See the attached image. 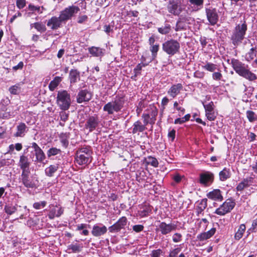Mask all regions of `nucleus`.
<instances>
[{
  "label": "nucleus",
  "mask_w": 257,
  "mask_h": 257,
  "mask_svg": "<svg viewBox=\"0 0 257 257\" xmlns=\"http://www.w3.org/2000/svg\"><path fill=\"white\" fill-rule=\"evenodd\" d=\"M146 65L144 64H139L134 69V72L135 73L134 77H137L139 75L141 74V70L143 67H145Z\"/></svg>",
  "instance_id": "49530a36"
},
{
  "label": "nucleus",
  "mask_w": 257,
  "mask_h": 257,
  "mask_svg": "<svg viewBox=\"0 0 257 257\" xmlns=\"http://www.w3.org/2000/svg\"><path fill=\"white\" fill-rule=\"evenodd\" d=\"M247 31V25L245 22L242 24L237 25L233 30L230 36V40L232 45L237 47L240 45L245 38Z\"/></svg>",
  "instance_id": "f03ea898"
},
{
  "label": "nucleus",
  "mask_w": 257,
  "mask_h": 257,
  "mask_svg": "<svg viewBox=\"0 0 257 257\" xmlns=\"http://www.w3.org/2000/svg\"><path fill=\"white\" fill-rule=\"evenodd\" d=\"M251 231L255 232L257 231V218L253 220L251 227L248 230L247 232Z\"/></svg>",
  "instance_id": "680f3d73"
},
{
  "label": "nucleus",
  "mask_w": 257,
  "mask_h": 257,
  "mask_svg": "<svg viewBox=\"0 0 257 257\" xmlns=\"http://www.w3.org/2000/svg\"><path fill=\"white\" fill-rule=\"evenodd\" d=\"M167 8L170 13L175 16H178L182 11L181 5L174 0L169 1Z\"/></svg>",
  "instance_id": "2eb2a0df"
},
{
  "label": "nucleus",
  "mask_w": 257,
  "mask_h": 257,
  "mask_svg": "<svg viewBox=\"0 0 257 257\" xmlns=\"http://www.w3.org/2000/svg\"><path fill=\"white\" fill-rule=\"evenodd\" d=\"M62 79V77L59 76L55 77L53 80H52L49 84V88L50 90L53 91L58 86L59 84L61 82Z\"/></svg>",
  "instance_id": "2f4dec72"
},
{
  "label": "nucleus",
  "mask_w": 257,
  "mask_h": 257,
  "mask_svg": "<svg viewBox=\"0 0 257 257\" xmlns=\"http://www.w3.org/2000/svg\"><path fill=\"white\" fill-rule=\"evenodd\" d=\"M92 154L90 147L81 148L76 151L75 161L79 165L89 164L92 161Z\"/></svg>",
  "instance_id": "7ed1b4c3"
},
{
  "label": "nucleus",
  "mask_w": 257,
  "mask_h": 257,
  "mask_svg": "<svg viewBox=\"0 0 257 257\" xmlns=\"http://www.w3.org/2000/svg\"><path fill=\"white\" fill-rule=\"evenodd\" d=\"M31 162L28 156L23 154L20 157L19 166L22 169V172L29 171Z\"/></svg>",
  "instance_id": "a211bd4d"
},
{
  "label": "nucleus",
  "mask_w": 257,
  "mask_h": 257,
  "mask_svg": "<svg viewBox=\"0 0 257 257\" xmlns=\"http://www.w3.org/2000/svg\"><path fill=\"white\" fill-rule=\"evenodd\" d=\"M171 30V27L168 24H166L164 26L158 28V32L162 35L169 34Z\"/></svg>",
  "instance_id": "58836bf2"
},
{
  "label": "nucleus",
  "mask_w": 257,
  "mask_h": 257,
  "mask_svg": "<svg viewBox=\"0 0 257 257\" xmlns=\"http://www.w3.org/2000/svg\"><path fill=\"white\" fill-rule=\"evenodd\" d=\"M60 142L64 148H66L68 146L69 134L68 133H62L59 136Z\"/></svg>",
  "instance_id": "c756f323"
},
{
  "label": "nucleus",
  "mask_w": 257,
  "mask_h": 257,
  "mask_svg": "<svg viewBox=\"0 0 257 257\" xmlns=\"http://www.w3.org/2000/svg\"><path fill=\"white\" fill-rule=\"evenodd\" d=\"M222 77V75L220 72H214L212 74V78L215 80H220Z\"/></svg>",
  "instance_id": "69168bd1"
},
{
  "label": "nucleus",
  "mask_w": 257,
  "mask_h": 257,
  "mask_svg": "<svg viewBox=\"0 0 257 257\" xmlns=\"http://www.w3.org/2000/svg\"><path fill=\"white\" fill-rule=\"evenodd\" d=\"M146 129V126L144 124H142L140 120H138L134 123L132 133L133 134H136L138 132H143Z\"/></svg>",
  "instance_id": "a878e982"
},
{
  "label": "nucleus",
  "mask_w": 257,
  "mask_h": 257,
  "mask_svg": "<svg viewBox=\"0 0 257 257\" xmlns=\"http://www.w3.org/2000/svg\"><path fill=\"white\" fill-rule=\"evenodd\" d=\"M219 179L221 181H224L229 178L231 176V173L229 169L224 168L223 170L220 172L219 174Z\"/></svg>",
  "instance_id": "7c9ffc66"
},
{
  "label": "nucleus",
  "mask_w": 257,
  "mask_h": 257,
  "mask_svg": "<svg viewBox=\"0 0 257 257\" xmlns=\"http://www.w3.org/2000/svg\"><path fill=\"white\" fill-rule=\"evenodd\" d=\"M207 196L208 198L214 200L221 201L223 199L219 189H214L213 191L209 192L207 193Z\"/></svg>",
  "instance_id": "b1692460"
},
{
  "label": "nucleus",
  "mask_w": 257,
  "mask_h": 257,
  "mask_svg": "<svg viewBox=\"0 0 257 257\" xmlns=\"http://www.w3.org/2000/svg\"><path fill=\"white\" fill-rule=\"evenodd\" d=\"M235 205V202L231 199H227L222 205L223 209H233Z\"/></svg>",
  "instance_id": "e433bc0d"
},
{
  "label": "nucleus",
  "mask_w": 257,
  "mask_h": 257,
  "mask_svg": "<svg viewBox=\"0 0 257 257\" xmlns=\"http://www.w3.org/2000/svg\"><path fill=\"white\" fill-rule=\"evenodd\" d=\"M20 90L19 84H16L10 87L9 91L12 94H17Z\"/></svg>",
  "instance_id": "09e8293b"
},
{
  "label": "nucleus",
  "mask_w": 257,
  "mask_h": 257,
  "mask_svg": "<svg viewBox=\"0 0 257 257\" xmlns=\"http://www.w3.org/2000/svg\"><path fill=\"white\" fill-rule=\"evenodd\" d=\"M205 115L207 119L210 121L214 120L216 118V116L213 111L211 112H205Z\"/></svg>",
  "instance_id": "13d9d810"
},
{
  "label": "nucleus",
  "mask_w": 257,
  "mask_h": 257,
  "mask_svg": "<svg viewBox=\"0 0 257 257\" xmlns=\"http://www.w3.org/2000/svg\"><path fill=\"white\" fill-rule=\"evenodd\" d=\"M204 73L199 70L196 71L194 73V77L198 78H203L204 76Z\"/></svg>",
  "instance_id": "774afa93"
},
{
  "label": "nucleus",
  "mask_w": 257,
  "mask_h": 257,
  "mask_svg": "<svg viewBox=\"0 0 257 257\" xmlns=\"http://www.w3.org/2000/svg\"><path fill=\"white\" fill-rule=\"evenodd\" d=\"M183 22L181 20H179L177 21L176 25L175 31H179L185 29V26L183 24Z\"/></svg>",
  "instance_id": "864d4df0"
},
{
  "label": "nucleus",
  "mask_w": 257,
  "mask_h": 257,
  "mask_svg": "<svg viewBox=\"0 0 257 257\" xmlns=\"http://www.w3.org/2000/svg\"><path fill=\"white\" fill-rule=\"evenodd\" d=\"M69 78L71 84L75 83L80 79V72L76 69H71L69 72Z\"/></svg>",
  "instance_id": "cd10ccee"
},
{
  "label": "nucleus",
  "mask_w": 257,
  "mask_h": 257,
  "mask_svg": "<svg viewBox=\"0 0 257 257\" xmlns=\"http://www.w3.org/2000/svg\"><path fill=\"white\" fill-rule=\"evenodd\" d=\"M46 202L45 201L36 202L33 204V207L35 209H40L41 208H44L46 206Z\"/></svg>",
  "instance_id": "5fc2aeb1"
},
{
  "label": "nucleus",
  "mask_w": 257,
  "mask_h": 257,
  "mask_svg": "<svg viewBox=\"0 0 257 257\" xmlns=\"http://www.w3.org/2000/svg\"><path fill=\"white\" fill-rule=\"evenodd\" d=\"M202 68L210 72H214L217 69L216 64L210 62H207L205 65L202 66Z\"/></svg>",
  "instance_id": "ea45409f"
},
{
  "label": "nucleus",
  "mask_w": 257,
  "mask_h": 257,
  "mask_svg": "<svg viewBox=\"0 0 257 257\" xmlns=\"http://www.w3.org/2000/svg\"><path fill=\"white\" fill-rule=\"evenodd\" d=\"M30 27L31 28L34 27L38 32L40 33H44L46 31V28L45 26L39 22L31 24Z\"/></svg>",
  "instance_id": "c9c22d12"
},
{
  "label": "nucleus",
  "mask_w": 257,
  "mask_h": 257,
  "mask_svg": "<svg viewBox=\"0 0 257 257\" xmlns=\"http://www.w3.org/2000/svg\"><path fill=\"white\" fill-rule=\"evenodd\" d=\"M183 89V85L181 83L173 85L168 90L167 93L172 97L174 98L178 95Z\"/></svg>",
  "instance_id": "aec40b11"
},
{
  "label": "nucleus",
  "mask_w": 257,
  "mask_h": 257,
  "mask_svg": "<svg viewBox=\"0 0 257 257\" xmlns=\"http://www.w3.org/2000/svg\"><path fill=\"white\" fill-rule=\"evenodd\" d=\"M253 178L250 177L244 179L236 187L237 191H241L244 188L249 186L253 182Z\"/></svg>",
  "instance_id": "4be33fe9"
},
{
  "label": "nucleus",
  "mask_w": 257,
  "mask_h": 257,
  "mask_svg": "<svg viewBox=\"0 0 257 257\" xmlns=\"http://www.w3.org/2000/svg\"><path fill=\"white\" fill-rule=\"evenodd\" d=\"M31 147L34 151L31 152V158L35 163L46 164L44 161L46 160V156L41 148L35 142L31 144Z\"/></svg>",
  "instance_id": "0eeeda50"
},
{
  "label": "nucleus",
  "mask_w": 257,
  "mask_h": 257,
  "mask_svg": "<svg viewBox=\"0 0 257 257\" xmlns=\"http://www.w3.org/2000/svg\"><path fill=\"white\" fill-rule=\"evenodd\" d=\"M87 227H89V225L85 224V223L78 224L76 225V230L77 231H80L85 228H87Z\"/></svg>",
  "instance_id": "338daca9"
},
{
  "label": "nucleus",
  "mask_w": 257,
  "mask_h": 257,
  "mask_svg": "<svg viewBox=\"0 0 257 257\" xmlns=\"http://www.w3.org/2000/svg\"><path fill=\"white\" fill-rule=\"evenodd\" d=\"M127 223V219L125 217H121L115 223L108 228L110 232H118L124 228Z\"/></svg>",
  "instance_id": "f3484780"
},
{
  "label": "nucleus",
  "mask_w": 257,
  "mask_h": 257,
  "mask_svg": "<svg viewBox=\"0 0 257 257\" xmlns=\"http://www.w3.org/2000/svg\"><path fill=\"white\" fill-rule=\"evenodd\" d=\"M206 15L211 25H215L218 20V15L215 8H209L205 9Z\"/></svg>",
  "instance_id": "ddd939ff"
},
{
  "label": "nucleus",
  "mask_w": 257,
  "mask_h": 257,
  "mask_svg": "<svg viewBox=\"0 0 257 257\" xmlns=\"http://www.w3.org/2000/svg\"><path fill=\"white\" fill-rule=\"evenodd\" d=\"M62 213V210H51L48 214V217L50 219H53L55 217L60 216Z\"/></svg>",
  "instance_id": "a19ab883"
},
{
  "label": "nucleus",
  "mask_w": 257,
  "mask_h": 257,
  "mask_svg": "<svg viewBox=\"0 0 257 257\" xmlns=\"http://www.w3.org/2000/svg\"><path fill=\"white\" fill-rule=\"evenodd\" d=\"M193 11L197 12L203 7L204 0H188Z\"/></svg>",
  "instance_id": "5701e85b"
},
{
  "label": "nucleus",
  "mask_w": 257,
  "mask_h": 257,
  "mask_svg": "<svg viewBox=\"0 0 257 257\" xmlns=\"http://www.w3.org/2000/svg\"><path fill=\"white\" fill-rule=\"evenodd\" d=\"M172 239L174 242H179L182 240V235L180 233H176L173 235Z\"/></svg>",
  "instance_id": "bf43d9fd"
},
{
  "label": "nucleus",
  "mask_w": 257,
  "mask_h": 257,
  "mask_svg": "<svg viewBox=\"0 0 257 257\" xmlns=\"http://www.w3.org/2000/svg\"><path fill=\"white\" fill-rule=\"evenodd\" d=\"M158 230L163 235H166L174 231L177 228V225L173 223H166L165 222H160Z\"/></svg>",
  "instance_id": "f8f14e48"
},
{
  "label": "nucleus",
  "mask_w": 257,
  "mask_h": 257,
  "mask_svg": "<svg viewBox=\"0 0 257 257\" xmlns=\"http://www.w3.org/2000/svg\"><path fill=\"white\" fill-rule=\"evenodd\" d=\"M88 52L94 57L101 58L104 55L105 49L98 47L92 46L88 48Z\"/></svg>",
  "instance_id": "412c9836"
},
{
  "label": "nucleus",
  "mask_w": 257,
  "mask_h": 257,
  "mask_svg": "<svg viewBox=\"0 0 257 257\" xmlns=\"http://www.w3.org/2000/svg\"><path fill=\"white\" fill-rule=\"evenodd\" d=\"M245 229H246V227H245V224H240L238 229V230L235 233L234 239L235 240H238L240 238H241L243 236V233L245 232Z\"/></svg>",
  "instance_id": "72a5a7b5"
},
{
  "label": "nucleus",
  "mask_w": 257,
  "mask_h": 257,
  "mask_svg": "<svg viewBox=\"0 0 257 257\" xmlns=\"http://www.w3.org/2000/svg\"><path fill=\"white\" fill-rule=\"evenodd\" d=\"M61 153V151L60 149L53 147L48 150L47 154L48 157L50 158L51 156L57 155Z\"/></svg>",
  "instance_id": "37998d69"
},
{
  "label": "nucleus",
  "mask_w": 257,
  "mask_h": 257,
  "mask_svg": "<svg viewBox=\"0 0 257 257\" xmlns=\"http://www.w3.org/2000/svg\"><path fill=\"white\" fill-rule=\"evenodd\" d=\"M108 198L112 201H115L118 198V195L115 192H109L108 194Z\"/></svg>",
  "instance_id": "0e129e2a"
},
{
  "label": "nucleus",
  "mask_w": 257,
  "mask_h": 257,
  "mask_svg": "<svg viewBox=\"0 0 257 257\" xmlns=\"http://www.w3.org/2000/svg\"><path fill=\"white\" fill-rule=\"evenodd\" d=\"M163 254V250L161 249L153 250L152 251L150 255L151 257H160Z\"/></svg>",
  "instance_id": "3c124183"
},
{
  "label": "nucleus",
  "mask_w": 257,
  "mask_h": 257,
  "mask_svg": "<svg viewBox=\"0 0 257 257\" xmlns=\"http://www.w3.org/2000/svg\"><path fill=\"white\" fill-rule=\"evenodd\" d=\"M159 49V45L158 44H154L150 46V51L152 53V56L153 59H155L157 55V53Z\"/></svg>",
  "instance_id": "c03bdc74"
},
{
  "label": "nucleus",
  "mask_w": 257,
  "mask_h": 257,
  "mask_svg": "<svg viewBox=\"0 0 257 257\" xmlns=\"http://www.w3.org/2000/svg\"><path fill=\"white\" fill-rule=\"evenodd\" d=\"M174 107L180 111V113L179 114V116L183 115L185 113V109L182 107L179 106L178 102H174Z\"/></svg>",
  "instance_id": "4d7b16f0"
},
{
  "label": "nucleus",
  "mask_w": 257,
  "mask_h": 257,
  "mask_svg": "<svg viewBox=\"0 0 257 257\" xmlns=\"http://www.w3.org/2000/svg\"><path fill=\"white\" fill-rule=\"evenodd\" d=\"M214 181V174L210 172H205L199 175V182L205 187L209 186Z\"/></svg>",
  "instance_id": "9d476101"
},
{
  "label": "nucleus",
  "mask_w": 257,
  "mask_h": 257,
  "mask_svg": "<svg viewBox=\"0 0 257 257\" xmlns=\"http://www.w3.org/2000/svg\"><path fill=\"white\" fill-rule=\"evenodd\" d=\"M65 110H62L59 113L60 117V120L63 122H66L68 118L69 113L65 111Z\"/></svg>",
  "instance_id": "603ef678"
},
{
  "label": "nucleus",
  "mask_w": 257,
  "mask_h": 257,
  "mask_svg": "<svg viewBox=\"0 0 257 257\" xmlns=\"http://www.w3.org/2000/svg\"><path fill=\"white\" fill-rule=\"evenodd\" d=\"M125 101L124 96H116L113 100L104 105L103 110L109 115L113 114L114 112H118L123 108Z\"/></svg>",
  "instance_id": "20e7f679"
},
{
  "label": "nucleus",
  "mask_w": 257,
  "mask_h": 257,
  "mask_svg": "<svg viewBox=\"0 0 257 257\" xmlns=\"http://www.w3.org/2000/svg\"><path fill=\"white\" fill-rule=\"evenodd\" d=\"M79 11L80 9L77 6H69L60 12L59 17L64 23H65L66 21L71 20Z\"/></svg>",
  "instance_id": "6e6552de"
},
{
  "label": "nucleus",
  "mask_w": 257,
  "mask_h": 257,
  "mask_svg": "<svg viewBox=\"0 0 257 257\" xmlns=\"http://www.w3.org/2000/svg\"><path fill=\"white\" fill-rule=\"evenodd\" d=\"M180 43L173 39L165 41L162 44V50L170 56L175 55L179 52L180 49Z\"/></svg>",
  "instance_id": "423d86ee"
},
{
  "label": "nucleus",
  "mask_w": 257,
  "mask_h": 257,
  "mask_svg": "<svg viewBox=\"0 0 257 257\" xmlns=\"http://www.w3.org/2000/svg\"><path fill=\"white\" fill-rule=\"evenodd\" d=\"M28 9L29 10L32 11V12L37 11L40 14H42L43 13L42 10H45V9L44 8V7L43 6L41 7H39V6L37 7V6H35L34 5H33L32 4H30L28 6Z\"/></svg>",
  "instance_id": "a18cd8bd"
},
{
  "label": "nucleus",
  "mask_w": 257,
  "mask_h": 257,
  "mask_svg": "<svg viewBox=\"0 0 257 257\" xmlns=\"http://www.w3.org/2000/svg\"><path fill=\"white\" fill-rule=\"evenodd\" d=\"M205 112H211L214 110V103L212 101L210 102L208 104H205L202 102Z\"/></svg>",
  "instance_id": "8fccbe9b"
},
{
  "label": "nucleus",
  "mask_w": 257,
  "mask_h": 257,
  "mask_svg": "<svg viewBox=\"0 0 257 257\" xmlns=\"http://www.w3.org/2000/svg\"><path fill=\"white\" fill-rule=\"evenodd\" d=\"M227 62L231 65L235 72L239 76L250 81H254L257 79L256 74L252 72L248 65L235 58L228 60Z\"/></svg>",
  "instance_id": "f257e3e1"
},
{
  "label": "nucleus",
  "mask_w": 257,
  "mask_h": 257,
  "mask_svg": "<svg viewBox=\"0 0 257 257\" xmlns=\"http://www.w3.org/2000/svg\"><path fill=\"white\" fill-rule=\"evenodd\" d=\"M146 162L148 164L151 165L154 167H157L159 165V163L157 159L152 156H149L146 159Z\"/></svg>",
  "instance_id": "79ce46f5"
},
{
  "label": "nucleus",
  "mask_w": 257,
  "mask_h": 257,
  "mask_svg": "<svg viewBox=\"0 0 257 257\" xmlns=\"http://www.w3.org/2000/svg\"><path fill=\"white\" fill-rule=\"evenodd\" d=\"M26 0H16V5L19 9L24 8L26 6Z\"/></svg>",
  "instance_id": "052dcab7"
},
{
  "label": "nucleus",
  "mask_w": 257,
  "mask_h": 257,
  "mask_svg": "<svg viewBox=\"0 0 257 257\" xmlns=\"http://www.w3.org/2000/svg\"><path fill=\"white\" fill-rule=\"evenodd\" d=\"M83 248L82 243H72L68 246V249L71 250L72 252H79Z\"/></svg>",
  "instance_id": "f704fd0d"
},
{
  "label": "nucleus",
  "mask_w": 257,
  "mask_h": 257,
  "mask_svg": "<svg viewBox=\"0 0 257 257\" xmlns=\"http://www.w3.org/2000/svg\"><path fill=\"white\" fill-rule=\"evenodd\" d=\"M257 51H256V47L251 48L249 51L247 52L245 55V59L246 61L249 62L253 60L255 57L256 58Z\"/></svg>",
  "instance_id": "c85d7f7f"
},
{
  "label": "nucleus",
  "mask_w": 257,
  "mask_h": 257,
  "mask_svg": "<svg viewBox=\"0 0 257 257\" xmlns=\"http://www.w3.org/2000/svg\"><path fill=\"white\" fill-rule=\"evenodd\" d=\"M150 211L151 210H138V215H139L141 217H144L148 215Z\"/></svg>",
  "instance_id": "e2e57ef3"
},
{
  "label": "nucleus",
  "mask_w": 257,
  "mask_h": 257,
  "mask_svg": "<svg viewBox=\"0 0 257 257\" xmlns=\"http://www.w3.org/2000/svg\"><path fill=\"white\" fill-rule=\"evenodd\" d=\"M142 117L144 118V124L146 126L149 123H153L152 120H151V115L149 113H143Z\"/></svg>",
  "instance_id": "de8ad7c7"
},
{
  "label": "nucleus",
  "mask_w": 257,
  "mask_h": 257,
  "mask_svg": "<svg viewBox=\"0 0 257 257\" xmlns=\"http://www.w3.org/2000/svg\"><path fill=\"white\" fill-rule=\"evenodd\" d=\"M107 230L106 227L103 225H94L93 226L91 233L94 236H99L104 234Z\"/></svg>",
  "instance_id": "6ab92c4d"
},
{
  "label": "nucleus",
  "mask_w": 257,
  "mask_h": 257,
  "mask_svg": "<svg viewBox=\"0 0 257 257\" xmlns=\"http://www.w3.org/2000/svg\"><path fill=\"white\" fill-rule=\"evenodd\" d=\"M246 115L249 122H253L257 120V114L255 112L252 110H247Z\"/></svg>",
  "instance_id": "4c0bfd02"
},
{
  "label": "nucleus",
  "mask_w": 257,
  "mask_h": 257,
  "mask_svg": "<svg viewBox=\"0 0 257 257\" xmlns=\"http://www.w3.org/2000/svg\"><path fill=\"white\" fill-rule=\"evenodd\" d=\"M92 98V94L87 89L80 90L76 96V101L78 103L88 102Z\"/></svg>",
  "instance_id": "4468645a"
},
{
  "label": "nucleus",
  "mask_w": 257,
  "mask_h": 257,
  "mask_svg": "<svg viewBox=\"0 0 257 257\" xmlns=\"http://www.w3.org/2000/svg\"><path fill=\"white\" fill-rule=\"evenodd\" d=\"M99 122V117L97 115L94 114L92 116H89L86 119L85 128L89 130V131L91 132L96 128Z\"/></svg>",
  "instance_id": "1a4fd4ad"
},
{
  "label": "nucleus",
  "mask_w": 257,
  "mask_h": 257,
  "mask_svg": "<svg viewBox=\"0 0 257 257\" xmlns=\"http://www.w3.org/2000/svg\"><path fill=\"white\" fill-rule=\"evenodd\" d=\"M30 171L22 172L21 180L24 186L28 188H33L35 186V183L32 176L30 175Z\"/></svg>",
  "instance_id": "9b49d317"
},
{
  "label": "nucleus",
  "mask_w": 257,
  "mask_h": 257,
  "mask_svg": "<svg viewBox=\"0 0 257 257\" xmlns=\"http://www.w3.org/2000/svg\"><path fill=\"white\" fill-rule=\"evenodd\" d=\"M215 228H212L210 230L207 232H203L197 235V238L200 241H203L210 238L215 233Z\"/></svg>",
  "instance_id": "393cba45"
},
{
  "label": "nucleus",
  "mask_w": 257,
  "mask_h": 257,
  "mask_svg": "<svg viewBox=\"0 0 257 257\" xmlns=\"http://www.w3.org/2000/svg\"><path fill=\"white\" fill-rule=\"evenodd\" d=\"M27 127L25 123L21 122L17 126V132L14 135L16 137H23L27 132Z\"/></svg>",
  "instance_id": "bb28decb"
},
{
  "label": "nucleus",
  "mask_w": 257,
  "mask_h": 257,
  "mask_svg": "<svg viewBox=\"0 0 257 257\" xmlns=\"http://www.w3.org/2000/svg\"><path fill=\"white\" fill-rule=\"evenodd\" d=\"M207 199H203L199 203L198 209H205L207 206Z\"/></svg>",
  "instance_id": "6e6d98bb"
},
{
  "label": "nucleus",
  "mask_w": 257,
  "mask_h": 257,
  "mask_svg": "<svg viewBox=\"0 0 257 257\" xmlns=\"http://www.w3.org/2000/svg\"><path fill=\"white\" fill-rule=\"evenodd\" d=\"M64 23L60 19V17L56 16L52 17L48 20L47 23V26L52 30H57L62 27V23Z\"/></svg>",
  "instance_id": "dca6fc26"
},
{
  "label": "nucleus",
  "mask_w": 257,
  "mask_h": 257,
  "mask_svg": "<svg viewBox=\"0 0 257 257\" xmlns=\"http://www.w3.org/2000/svg\"><path fill=\"white\" fill-rule=\"evenodd\" d=\"M56 103L62 110H68L71 104L70 94L65 90L58 91L56 97Z\"/></svg>",
  "instance_id": "39448f33"
},
{
  "label": "nucleus",
  "mask_w": 257,
  "mask_h": 257,
  "mask_svg": "<svg viewBox=\"0 0 257 257\" xmlns=\"http://www.w3.org/2000/svg\"><path fill=\"white\" fill-rule=\"evenodd\" d=\"M58 165L57 164L56 165H52L46 168L45 171V174L47 176L52 177L53 176L54 174L58 170Z\"/></svg>",
  "instance_id": "473e14b6"
}]
</instances>
